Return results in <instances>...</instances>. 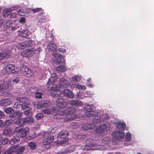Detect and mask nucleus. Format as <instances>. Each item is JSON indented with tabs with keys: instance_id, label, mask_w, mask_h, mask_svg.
<instances>
[{
	"instance_id": "22",
	"label": "nucleus",
	"mask_w": 154,
	"mask_h": 154,
	"mask_svg": "<svg viewBox=\"0 0 154 154\" xmlns=\"http://www.w3.org/2000/svg\"><path fill=\"white\" fill-rule=\"evenodd\" d=\"M11 54V52L10 51L3 52L0 53V60L2 59L7 58L9 57Z\"/></svg>"
},
{
	"instance_id": "34",
	"label": "nucleus",
	"mask_w": 154,
	"mask_h": 154,
	"mask_svg": "<svg viewBox=\"0 0 154 154\" xmlns=\"http://www.w3.org/2000/svg\"><path fill=\"white\" fill-rule=\"evenodd\" d=\"M73 137L75 139H84L86 137V134L82 135L80 134H74L73 135Z\"/></svg>"
},
{
	"instance_id": "60",
	"label": "nucleus",
	"mask_w": 154,
	"mask_h": 154,
	"mask_svg": "<svg viewBox=\"0 0 154 154\" xmlns=\"http://www.w3.org/2000/svg\"><path fill=\"white\" fill-rule=\"evenodd\" d=\"M42 10V9L41 8H37L33 9H32V11H33V13H35L39 11H41Z\"/></svg>"
},
{
	"instance_id": "18",
	"label": "nucleus",
	"mask_w": 154,
	"mask_h": 154,
	"mask_svg": "<svg viewBox=\"0 0 154 154\" xmlns=\"http://www.w3.org/2000/svg\"><path fill=\"white\" fill-rule=\"evenodd\" d=\"M5 69L6 71L8 72H9L14 73V71H15V72H17V69L16 68V67L12 64L8 65L6 67Z\"/></svg>"
},
{
	"instance_id": "59",
	"label": "nucleus",
	"mask_w": 154,
	"mask_h": 154,
	"mask_svg": "<svg viewBox=\"0 0 154 154\" xmlns=\"http://www.w3.org/2000/svg\"><path fill=\"white\" fill-rule=\"evenodd\" d=\"M73 120V118L72 117L69 116L67 117L66 118L64 119V121L65 122H67L69 121H71Z\"/></svg>"
},
{
	"instance_id": "17",
	"label": "nucleus",
	"mask_w": 154,
	"mask_h": 154,
	"mask_svg": "<svg viewBox=\"0 0 154 154\" xmlns=\"http://www.w3.org/2000/svg\"><path fill=\"white\" fill-rule=\"evenodd\" d=\"M51 104L50 102L49 101L47 100H43L41 102H39L38 104H37L38 105V108L47 107L50 105Z\"/></svg>"
},
{
	"instance_id": "40",
	"label": "nucleus",
	"mask_w": 154,
	"mask_h": 154,
	"mask_svg": "<svg viewBox=\"0 0 154 154\" xmlns=\"http://www.w3.org/2000/svg\"><path fill=\"white\" fill-rule=\"evenodd\" d=\"M75 110L73 107H70L67 110V113L68 114H72L75 113Z\"/></svg>"
},
{
	"instance_id": "35",
	"label": "nucleus",
	"mask_w": 154,
	"mask_h": 154,
	"mask_svg": "<svg viewBox=\"0 0 154 154\" xmlns=\"http://www.w3.org/2000/svg\"><path fill=\"white\" fill-rule=\"evenodd\" d=\"M24 150L25 147L23 146H21L18 148L17 149H15V152L17 154H21L23 152Z\"/></svg>"
},
{
	"instance_id": "24",
	"label": "nucleus",
	"mask_w": 154,
	"mask_h": 154,
	"mask_svg": "<svg viewBox=\"0 0 154 154\" xmlns=\"http://www.w3.org/2000/svg\"><path fill=\"white\" fill-rule=\"evenodd\" d=\"M25 120V118L19 119L15 121V124L19 126L23 125L26 123Z\"/></svg>"
},
{
	"instance_id": "33",
	"label": "nucleus",
	"mask_w": 154,
	"mask_h": 154,
	"mask_svg": "<svg viewBox=\"0 0 154 154\" xmlns=\"http://www.w3.org/2000/svg\"><path fill=\"white\" fill-rule=\"evenodd\" d=\"M100 125L104 131L109 130L110 128V125L108 123H104Z\"/></svg>"
},
{
	"instance_id": "13",
	"label": "nucleus",
	"mask_w": 154,
	"mask_h": 154,
	"mask_svg": "<svg viewBox=\"0 0 154 154\" xmlns=\"http://www.w3.org/2000/svg\"><path fill=\"white\" fill-rule=\"evenodd\" d=\"M114 137L118 139H122L124 136V133L122 131H116L112 134Z\"/></svg>"
},
{
	"instance_id": "21",
	"label": "nucleus",
	"mask_w": 154,
	"mask_h": 154,
	"mask_svg": "<svg viewBox=\"0 0 154 154\" xmlns=\"http://www.w3.org/2000/svg\"><path fill=\"white\" fill-rule=\"evenodd\" d=\"M54 140V137L50 136L49 137L45 139L43 142V146L47 145L51 143Z\"/></svg>"
},
{
	"instance_id": "25",
	"label": "nucleus",
	"mask_w": 154,
	"mask_h": 154,
	"mask_svg": "<svg viewBox=\"0 0 154 154\" xmlns=\"http://www.w3.org/2000/svg\"><path fill=\"white\" fill-rule=\"evenodd\" d=\"M80 80V78H72V80L69 82V84L70 86L75 87V86H76V82H79Z\"/></svg>"
},
{
	"instance_id": "26",
	"label": "nucleus",
	"mask_w": 154,
	"mask_h": 154,
	"mask_svg": "<svg viewBox=\"0 0 154 154\" xmlns=\"http://www.w3.org/2000/svg\"><path fill=\"white\" fill-rule=\"evenodd\" d=\"M29 128L28 127H26L22 130L21 133L20 135V137H26L27 133L29 131Z\"/></svg>"
},
{
	"instance_id": "7",
	"label": "nucleus",
	"mask_w": 154,
	"mask_h": 154,
	"mask_svg": "<svg viewBox=\"0 0 154 154\" xmlns=\"http://www.w3.org/2000/svg\"><path fill=\"white\" fill-rule=\"evenodd\" d=\"M68 135V133L66 131H61L59 133L58 137L60 139H63V140H61L60 142L61 145L66 143L68 141V138H66V137Z\"/></svg>"
},
{
	"instance_id": "57",
	"label": "nucleus",
	"mask_w": 154,
	"mask_h": 154,
	"mask_svg": "<svg viewBox=\"0 0 154 154\" xmlns=\"http://www.w3.org/2000/svg\"><path fill=\"white\" fill-rule=\"evenodd\" d=\"M49 134V132L48 131L44 132L42 134V136H43V137L44 138H46L47 137V136H48Z\"/></svg>"
},
{
	"instance_id": "58",
	"label": "nucleus",
	"mask_w": 154,
	"mask_h": 154,
	"mask_svg": "<svg viewBox=\"0 0 154 154\" xmlns=\"http://www.w3.org/2000/svg\"><path fill=\"white\" fill-rule=\"evenodd\" d=\"M18 14L19 15L23 16L24 15V11L21 9H20L18 11Z\"/></svg>"
},
{
	"instance_id": "11",
	"label": "nucleus",
	"mask_w": 154,
	"mask_h": 154,
	"mask_svg": "<svg viewBox=\"0 0 154 154\" xmlns=\"http://www.w3.org/2000/svg\"><path fill=\"white\" fill-rule=\"evenodd\" d=\"M56 103L57 105L61 108H63L67 105V102L62 98L57 99Z\"/></svg>"
},
{
	"instance_id": "14",
	"label": "nucleus",
	"mask_w": 154,
	"mask_h": 154,
	"mask_svg": "<svg viewBox=\"0 0 154 154\" xmlns=\"http://www.w3.org/2000/svg\"><path fill=\"white\" fill-rule=\"evenodd\" d=\"M20 35L23 37L29 39L31 38L32 34L26 29H23L20 33Z\"/></svg>"
},
{
	"instance_id": "47",
	"label": "nucleus",
	"mask_w": 154,
	"mask_h": 154,
	"mask_svg": "<svg viewBox=\"0 0 154 154\" xmlns=\"http://www.w3.org/2000/svg\"><path fill=\"white\" fill-rule=\"evenodd\" d=\"M9 117L11 118L16 119L17 118V112L16 111L9 115Z\"/></svg>"
},
{
	"instance_id": "50",
	"label": "nucleus",
	"mask_w": 154,
	"mask_h": 154,
	"mask_svg": "<svg viewBox=\"0 0 154 154\" xmlns=\"http://www.w3.org/2000/svg\"><path fill=\"white\" fill-rule=\"evenodd\" d=\"M62 116L58 113H56L54 115V118L55 119H59L62 118Z\"/></svg>"
},
{
	"instance_id": "49",
	"label": "nucleus",
	"mask_w": 154,
	"mask_h": 154,
	"mask_svg": "<svg viewBox=\"0 0 154 154\" xmlns=\"http://www.w3.org/2000/svg\"><path fill=\"white\" fill-rule=\"evenodd\" d=\"M131 139V135L130 133L128 132L126 133L125 136V140L127 141H129Z\"/></svg>"
},
{
	"instance_id": "61",
	"label": "nucleus",
	"mask_w": 154,
	"mask_h": 154,
	"mask_svg": "<svg viewBox=\"0 0 154 154\" xmlns=\"http://www.w3.org/2000/svg\"><path fill=\"white\" fill-rule=\"evenodd\" d=\"M66 152L64 150V149H62L55 154H66Z\"/></svg>"
},
{
	"instance_id": "63",
	"label": "nucleus",
	"mask_w": 154,
	"mask_h": 154,
	"mask_svg": "<svg viewBox=\"0 0 154 154\" xmlns=\"http://www.w3.org/2000/svg\"><path fill=\"white\" fill-rule=\"evenodd\" d=\"M11 8L12 11L14 10H17L19 8V6L17 5H15Z\"/></svg>"
},
{
	"instance_id": "45",
	"label": "nucleus",
	"mask_w": 154,
	"mask_h": 154,
	"mask_svg": "<svg viewBox=\"0 0 154 154\" xmlns=\"http://www.w3.org/2000/svg\"><path fill=\"white\" fill-rule=\"evenodd\" d=\"M17 101L21 103H25L26 101V99L25 97H18L17 98Z\"/></svg>"
},
{
	"instance_id": "52",
	"label": "nucleus",
	"mask_w": 154,
	"mask_h": 154,
	"mask_svg": "<svg viewBox=\"0 0 154 154\" xmlns=\"http://www.w3.org/2000/svg\"><path fill=\"white\" fill-rule=\"evenodd\" d=\"M76 88L79 89H82L84 90H85L86 88V87L85 85H76Z\"/></svg>"
},
{
	"instance_id": "42",
	"label": "nucleus",
	"mask_w": 154,
	"mask_h": 154,
	"mask_svg": "<svg viewBox=\"0 0 154 154\" xmlns=\"http://www.w3.org/2000/svg\"><path fill=\"white\" fill-rule=\"evenodd\" d=\"M9 141V140L8 138H1L0 140V144H7Z\"/></svg>"
},
{
	"instance_id": "51",
	"label": "nucleus",
	"mask_w": 154,
	"mask_h": 154,
	"mask_svg": "<svg viewBox=\"0 0 154 154\" xmlns=\"http://www.w3.org/2000/svg\"><path fill=\"white\" fill-rule=\"evenodd\" d=\"M23 129L20 128L18 127H17L14 130V132L17 133V134H19L21 133Z\"/></svg>"
},
{
	"instance_id": "39",
	"label": "nucleus",
	"mask_w": 154,
	"mask_h": 154,
	"mask_svg": "<svg viewBox=\"0 0 154 154\" xmlns=\"http://www.w3.org/2000/svg\"><path fill=\"white\" fill-rule=\"evenodd\" d=\"M4 111L7 114H12L14 112V109L10 107H7L5 108Z\"/></svg>"
},
{
	"instance_id": "2",
	"label": "nucleus",
	"mask_w": 154,
	"mask_h": 154,
	"mask_svg": "<svg viewBox=\"0 0 154 154\" xmlns=\"http://www.w3.org/2000/svg\"><path fill=\"white\" fill-rule=\"evenodd\" d=\"M93 107L94 106L93 105L87 104L84 107L85 116L90 117L97 115V113L92 109Z\"/></svg>"
},
{
	"instance_id": "23",
	"label": "nucleus",
	"mask_w": 154,
	"mask_h": 154,
	"mask_svg": "<svg viewBox=\"0 0 154 154\" xmlns=\"http://www.w3.org/2000/svg\"><path fill=\"white\" fill-rule=\"evenodd\" d=\"M94 131L97 134L100 136L104 132L101 125L97 127Z\"/></svg>"
},
{
	"instance_id": "53",
	"label": "nucleus",
	"mask_w": 154,
	"mask_h": 154,
	"mask_svg": "<svg viewBox=\"0 0 154 154\" xmlns=\"http://www.w3.org/2000/svg\"><path fill=\"white\" fill-rule=\"evenodd\" d=\"M42 112L45 114H49L51 113V111L49 109H46L45 110H43Z\"/></svg>"
},
{
	"instance_id": "43",
	"label": "nucleus",
	"mask_w": 154,
	"mask_h": 154,
	"mask_svg": "<svg viewBox=\"0 0 154 154\" xmlns=\"http://www.w3.org/2000/svg\"><path fill=\"white\" fill-rule=\"evenodd\" d=\"M23 114L25 116H28V117L31 116L32 115L31 110L30 109L25 110Z\"/></svg>"
},
{
	"instance_id": "8",
	"label": "nucleus",
	"mask_w": 154,
	"mask_h": 154,
	"mask_svg": "<svg viewBox=\"0 0 154 154\" xmlns=\"http://www.w3.org/2000/svg\"><path fill=\"white\" fill-rule=\"evenodd\" d=\"M109 118V116L106 115H104L100 117H97L93 119V122L96 124H98L107 120Z\"/></svg>"
},
{
	"instance_id": "10",
	"label": "nucleus",
	"mask_w": 154,
	"mask_h": 154,
	"mask_svg": "<svg viewBox=\"0 0 154 154\" xmlns=\"http://www.w3.org/2000/svg\"><path fill=\"white\" fill-rule=\"evenodd\" d=\"M4 27L5 28H8L10 30L14 31L18 28V27L15 26V25L12 24L10 20H7L4 26Z\"/></svg>"
},
{
	"instance_id": "6",
	"label": "nucleus",
	"mask_w": 154,
	"mask_h": 154,
	"mask_svg": "<svg viewBox=\"0 0 154 154\" xmlns=\"http://www.w3.org/2000/svg\"><path fill=\"white\" fill-rule=\"evenodd\" d=\"M20 69L21 72L24 74V75H27L26 77H30L32 76L33 73L32 71L29 69L26 66L22 65L20 66Z\"/></svg>"
},
{
	"instance_id": "12",
	"label": "nucleus",
	"mask_w": 154,
	"mask_h": 154,
	"mask_svg": "<svg viewBox=\"0 0 154 154\" xmlns=\"http://www.w3.org/2000/svg\"><path fill=\"white\" fill-rule=\"evenodd\" d=\"M95 125L94 123H89L83 124L81 126L82 128L85 130L94 129Z\"/></svg>"
},
{
	"instance_id": "16",
	"label": "nucleus",
	"mask_w": 154,
	"mask_h": 154,
	"mask_svg": "<svg viewBox=\"0 0 154 154\" xmlns=\"http://www.w3.org/2000/svg\"><path fill=\"white\" fill-rule=\"evenodd\" d=\"M70 105L75 106H80L83 104L82 102L79 100H71L69 102Z\"/></svg>"
},
{
	"instance_id": "37",
	"label": "nucleus",
	"mask_w": 154,
	"mask_h": 154,
	"mask_svg": "<svg viewBox=\"0 0 154 154\" xmlns=\"http://www.w3.org/2000/svg\"><path fill=\"white\" fill-rule=\"evenodd\" d=\"M58 78H50L47 83L48 84L52 85L55 82L58 80Z\"/></svg>"
},
{
	"instance_id": "15",
	"label": "nucleus",
	"mask_w": 154,
	"mask_h": 154,
	"mask_svg": "<svg viewBox=\"0 0 154 154\" xmlns=\"http://www.w3.org/2000/svg\"><path fill=\"white\" fill-rule=\"evenodd\" d=\"M2 134L4 136L11 137L13 134V131L11 128L5 129L3 130Z\"/></svg>"
},
{
	"instance_id": "54",
	"label": "nucleus",
	"mask_w": 154,
	"mask_h": 154,
	"mask_svg": "<svg viewBox=\"0 0 154 154\" xmlns=\"http://www.w3.org/2000/svg\"><path fill=\"white\" fill-rule=\"evenodd\" d=\"M101 142L103 144H106L109 141V140L107 137H105L101 140Z\"/></svg>"
},
{
	"instance_id": "38",
	"label": "nucleus",
	"mask_w": 154,
	"mask_h": 154,
	"mask_svg": "<svg viewBox=\"0 0 154 154\" xmlns=\"http://www.w3.org/2000/svg\"><path fill=\"white\" fill-rule=\"evenodd\" d=\"M26 119V123H27L28 124H32L34 122V119L31 117V116L25 118Z\"/></svg>"
},
{
	"instance_id": "27",
	"label": "nucleus",
	"mask_w": 154,
	"mask_h": 154,
	"mask_svg": "<svg viewBox=\"0 0 154 154\" xmlns=\"http://www.w3.org/2000/svg\"><path fill=\"white\" fill-rule=\"evenodd\" d=\"M19 141V138L17 136H14L10 141V144L11 145H13L15 143H16Z\"/></svg>"
},
{
	"instance_id": "4",
	"label": "nucleus",
	"mask_w": 154,
	"mask_h": 154,
	"mask_svg": "<svg viewBox=\"0 0 154 154\" xmlns=\"http://www.w3.org/2000/svg\"><path fill=\"white\" fill-rule=\"evenodd\" d=\"M69 84V83L67 80L65 79L64 78H61L60 79L59 85H53V86H52L51 88L53 90H57L63 87L66 88L67 87Z\"/></svg>"
},
{
	"instance_id": "5",
	"label": "nucleus",
	"mask_w": 154,
	"mask_h": 154,
	"mask_svg": "<svg viewBox=\"0 0 154 154\" xmlns=\"http://www.w3.org/2000/svg\"><path fill=\"white\" fill-rule=\"evenodd\" d=\"M60 97H63L65 96L66 97L73 99L74 97V93L70 90L66 89H64L63 91H60L59 93Z\"/></svg>"
},
{
	"instance_id": "55",
	"label": "nucleus",
	"mask_w": 154,
	"mask_h": 154,
	"mask_svg": "<svg viewBox=\"0 0 154 154\" xmlns=\"http://www.w3.org/2000/svg\"><path fill=\"white\" fill-rule=\"evenodd\" d=\"M42 94L38 92H37L35 93V98H38L40 99L42 98Z\"/></svg>"
},
{
	"instance_id": "62",
	"label": "nucleus",
	"mask_w": 154,
	"mask_h": 154,
	"mask_svg": "<svg viewBox=\"0 0 154 154\" xmlns=\"http://www.w3.org/2000/svg\"><path fill=\"white\" fill-rule=\"evenodd\" d=\"M19 78H16V79H13L12 81L11 82V83H14L13 82H15L16 83H18L19 82Z\"/></svg>"
},
{
	"instance_id": "3",
	"label": "nucleus",
	"mask_w": 154,
	"mask_h": 154,
	"mask_svg": "<svg viewBox=\"0 0 154 154\" xmlns=\"http://www.w3.org/2000/svg\"><path fill=\"white\" fill-rule=\"evenodd\" d=\"M96 146L94 141L91 139H88L86 142V144L82 145L80 147L81 149L85 150H89L91 149H95L93 148Z\"/></svg>"
},
{
	"instance_id": "36",
	"label": "nucleus",
	"mask_w": 154,
	"mask_h": 154,
	"mask_svg": "<svg viewBox=\"0 0 154 154\" xmlns=\"http://www.w3.org/2000/svg\"><path fill=\"white\" fill-rule=\"evenodd\" d=\"M11 8H6L3 10V15L6 17H7L12 11Z\"/></svg>"
},
{
	"instance_id": "20",
	"label": "nucleus",
	"mask_w": 154,
	"mask_h": 154,
	"mask_svg": "<svg viewBox=\"0 0 154 154\" xmlns=\"http://www.w3.org/2000/svg\"><path fill=\"white\" fill-rule=\"evenodd\" d=\"M11 103V100L8 99L2 100L0 102V105L3 106H7Z\"/></svg>"
},
{
	"instance_id": "31",
	"label": "nucleus",
	"mask_w": 154,
	"mask_h": 154,
	"mask_svg": "<svg viewBox=\"0 0 154 154\" xmlns=\"http://www.w3.org/2000/svg\"><path fill=\"white\" fill-rule=\"evenodd\" d=\"M116 126L120 129L124 130L125 128V124L124 122H119L116 124Z\"/></svg>"
},
{
	"instance_id": "46",
	"label": "nucleus",
	"mask_w": 154,
	"mask_h": 154,
	"mask_svg": "<svg viewBox=\"0 0 154 154\" xmlns=\"http://www.w3.org/2000/svg\"><path fill=\"white\" fill-rule=\"evenodd\" d=\"M44 115L41 113H38L35 115V118L38 120L42 119Z\"/></svg>"
},
{
	"instance_id": "30",
	"label": "nucleus",
	"mask_w": 154,
	"mask_h": 154,
	"mask_svg": "<svg viewBox=\"0 0 154 154\" xmlns=\"http://www.w3.org/2000/svg\"><path fill=\"white\" fill-rule=\"evenodd\" d=\"M66 69V68L64 65H60L56 68V70L58 72H63Z\"/></svg>"
},
{
	"instance_id": "28",
	"label": "nucleus",
	"mask_w": 154,
	"mask_h": 154,
	"mask_svg": "<svg viewBox=\"0 0 154 154\" xmlns=\"http://www.w3.org/2000/svg\"><path fill=\"white\" fill-rule=\"evenodd\" d=\"M27 108L31 109L32 108V106L29 103H24L21 104V109L23 110H25Z\"/></svg>"
},
{
	"instance_id": "9",
	"label": "nucleus",
	"mask_w": 154,
	"mask_h": 154,
	"mask_svg": "<svg viewBox=\"0 0 154 154\" xmlns=\"http://www.w3.org/2000/svg\"><path fill=\"white\" fill-rule=\"evenodd\" d=\"M52 55L55 57V63L57 64H59L61 62L63 63L64 62V59L63 56L60 54L53 53Z\"/></svg>"
},
{
	"instance_id": "1",
	"label": "nucleus",
	"mask_w": 154,
	"mask_h": 154,
	"mask_svg": "<svg viewBox=\"0 0 154 154\" xmlns=\"http://www.w3.org/2000/svg\"><path fill=\"white\" fill-rule=\"evenodd\" d=\"M42 51V49L40 48H38L36 50H34L33 48L28 49L21 53V55L23 57H31L34 54H38Z\"/></svg>"
},
{
	"instance_id": "64",
	"label": "nucleus",
	"mask_w": 154,
	"mask_h": 154,
	"mask_svg": "<svg viewBox=\"0 0 154 154\" xmlns=\"http://www.w3.org/2000/svg\"><path fill=\"white\" fill-rule=\"evenodd\" d=\"M5 116V114L4 112L0 110V119H2Z\"/></svg>"
},
{
	"instance_id": "29",
	"label": "nucleus",
	"mask_w": 154,
	"mask_h": 154,
	"mask_svg": "<svg viewBox=\"0 0 154 154\" xmlns=\"http://www.w3.org/2000/svg\"><path fill=\"white\" fill-rule=\"evenodd\" d=\"M27 46L26 42H22L17 45V47L19 49H25Z\"/></svg>"
},
{
	"instance_id": "56",
	"label": "nucleus",
	"mask_w": 154,
	"mask_h": 154,
	"mask_svg": "<svg viewBox=\"0 0 154 154\" xmlns=\"http://www.w3.org/2000/svg\"><path fill=\"white\" fill-rule=\"evenodd\" d=\"M5 121L4 122H3L2 121L1 122L0 124V127L2 128H7L6 125L5 124Z\"/></svg>"
},
{
	"instance_id": "48",
	"label": "nucleus",
	"mask_w": 154,
	"mask_h": 154,
	"mask_svg": "<svg viewBox=\"0 0 154 154\" xmlns=\"http://www.w3.org/2000/svg\"><path fill=\"white\" fill-rule=\"evenodd\" d=\"M13 107L17 109H20V108H21V105L18 102H16L13 105Z\"/></svg>"
},
{
	"instance_id": "19",
	"label": "nucleus",
	"mask_w": 154,
	"mask_h": 154,
	"mask_svg": "<svg viewBox=\"0 0 154 154\" xmlns=\"http://www.w3.org/2000/svg\"><path fill=\"white\" fill-rule=\"evenodd\" d=\"M47 48L49 51H55L57 49V47L55 44L52 42H51L49 43Z\"/></svg>"
},
{
	"instance_id": "41",
	"label": "nucleus",
	"mask_w": 154,
	"mask_h": 154,
	"mask_svg": "<svg viewBox=\"0 0 154 154\" xmlns=\"http://www.w3.org/2000/svg\"><path fill=\"white\" fill-rule=\"evenodd\" d=\"M5 124L6 125L7 127L11 126L14 123V120H13L10 119H7L5 121Z\"/></svg>"
},
{
	"instance_id": "44",
	"label": "nucleus",
	"mask_w": 154,
	"mask_h": 154,
	"mask_svg": "<svg viewBox=\"0 0 154 154\" xmlns=\"http://www.w3.org/2000/svg\"><path fill=\"white\" fill-rule=\"evenodd\" d=\"M29 146L32 149H36V145L34 142H31L29 143Z\"/></svg>"
},
{
	"instance_id": "32",
	"label": "nucleus",
	"mask_w": 154,
	"mask_h": 154,
	"mask_svg": "<svg viewBox=\"0 0 154 154\" xmlns=\"http://www.w3.org/2000/svg\"><path fill=\"white\" fill-rule=\"evenodd\" d=\"M15 149L13 147H11L7 151L4 149L3 154H13L15 152Z\"/></svg>"
}]
</instances>
